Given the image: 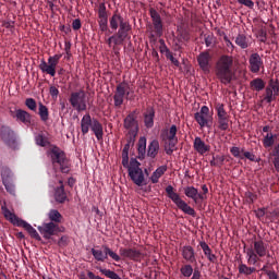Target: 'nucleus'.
<instances>
[{"label": "nucleus", "mask_w": 279, "mask_h": 279, "mask_svg": "<svg viewBox=\"0 0 279 279\" xmlns=\"http://www.w3.org/2000/svg\"><path fill=\"white\" fill-rule=\"evenodd\" d=\"M234 66V57L222 54L216 62L215 75L221 84L228 85L232 82L234 73L232 68Z\"/></svg>", "instance_id": "obj_1"}, {"label": "nucleus", "mask_w": 279, "mask_h": 279, "mask_svg": "<svg viewBox=\"0 0 279 279\" xmlns=\"http://www.w3.org/2000/svg\"><path fill=\"white\" fill-rule=\"evenodd\" d=\"M245 254L248 265H256L260 258H265V256L269 258L271 256L267 243L263 240H255L253 247L246 248Z\"/></svg>", "instance_id": "obj_2"}, {"label": "nucleus", "mask_w": 279, "mask_h": 279, "mask_svg": "<svg viewBox=\"0 0 279 279\" xmlns=\"http://www.w3.org/2000/svg\"><path fill=\"white\" fill-rule=\"evenodd\" d=\"M90 130L96 136L97 141H104V125L101 122H99V120L95 118L93 119L89 113H86L81 119V132L83 136H86Z\"/></svg>", "instance_id": "obj_3"}, {"label": "nucleus", "mask_w": 279, "mask_h": 279, "mask_svg": "<svg viewBox=\"0 0 279 279\" xmlns=\"http://www.w3.org/2000/svg\"><path fill=\"white\" fill-rule=\"evenodd\" d=\"M1 210L4 215V218L10 221V223H12L13 226H16L17 228H24V230H26V232H28V234L35 239L36 241H40V234H38V231H36V229H34V227H32V225H29L27 221L19 218V216H16L14 213L10 211V209H8L5 207V205H3L1 207Z\"/></svg>", "instance_id": "obj_4"}, {"label": "nucleus", "mask_w": 279, "mask_h": 279, "mask_svg": "<svg viewBox=\"0 0 279 279\" xmlns=\"http://www.w3.org/2000/svg\"><path fill=\"white\" fill-rule=\"evenodd\" d=\"M49 156L53 167H59L61 173H70L71 161L66 158V153L60 149V147L54 146L50 149Z\"/></svg>", "instance_id": "obj_5"}, {"label": "nucleus", "mask_w": 279, "mask_h": 279, "mask_svg": "<svg viewBox=\"0 0 279 279\" xmlns=\"http://www.w3.org/2000/svg\"><path fill=\"white\" fill-rule=\"evenodd\" d=\"M160 138L165 143V151L171 156L178 145V126L172 124L169 129L161 130Z\"/></svg>", "instance_id": "obj_6"}, {"label": "nucleus", "mask_w": 279, "mask_h": 279, "mask_svg": "<svg viewBox=\"0 0 279 279\" xmlns=\"http://www.w3.org/2000/svg\"><path fill=\"white\" fill-rule=\"evenodd\" d=\"M166 193H167L169 199H171V202H173V204H175V206H177V208H179V210H182V213H184V215H190V217H195L196 213L193 209V207H191L189 205V203H185L184 199H182V197H180V194L175 193L172 185H168L166 187Z\"/></svg>", "instance_id": "obj_7"}, {"label": "nucleus", "mask_w": 279, "mask_h": 279, "mask_svg": "<svg viewBox=\"0 0 279 279\" xmlns=\"http://www.w3.org/2000/svg\"><path fill=\"white\" fill-rule=\"evenodd\" d=\"M123 167L124 169H128L129 178H131L132 182L137 186H143V182H145V174L143 173V169H141V162H138L136 158H131L128 166Z\"/></svg>", "instance_id": "obj_8"}, {"label": "nucleus", "mask_w": 279, "mask_h": 279, "mask_svg": "<svg viewBox=\"0 0 279 279\" xmlns=\"http://www.w3.org/2000/svg\"><path fill=\"white\" fill-rule=\"evenodd\" d=\"M123 128L126 132L125 136L136 138L138 136V120L136 117V111L130 112L124 121H123Z\"/></svg>", "instance_id": "obj_9"}, {"label": "nucleus", "mask_w": 279, "mask_h": 279, "mask_svg": "<svg viewBox=\"0 0 279 279\" xmlns=\"http://www.w3.org/2000/svg\"><path fill=\"white\" fill-rule=\"evenodd\" d=\"M184 195L189 197V199H192L194 204H199L201 202H204L205 199H208V186L206 184L202 185L203 193H199V190H197L195 186H185L183 189Z\"/></svg>", "instance_id": "obj_10"}, {"label": "nucleus", "mask_w": 279, "mask_h": 279, "mask_svg": "<svg viewBox=\"0 0 279 279\" xmlns=\"http://www.w3.org/2000/svg\"><path fill=\"white\" fill-rule=\"evenodd\" d=\"M102 250L104 251L92 248V255L94 256L95 260H98V263H105L108 256H110V258H112V260L116 263L121 262V256L112 251L110 246L102 245Z\"/></svg>", "instance_id": "obj_11"}, {"label": "nucleus", "mask_w": 279, "mask_h": 279, "mask_svg": "<svg viewBox=\"0 0 279 279\" xmlns=\"http://www.w3.org/2000/svg\"><path fill=\"white\" fill-rule=\"evenodd\" d=\"M130 83L123 81L120 84L117 85L116 92L113 95V104L116 108H121L123 106V101L125 100V97H130Z\"/></svg>", "instance_id": "obj_12"}, {"label": "nucleus", "mask_w": 279, "mask_h": 279, "mask_svg": "<svg viewBox=\"0 0 279 279\" xmlns=\"http://www.w3.org/2000/svg\"><path fill=\"white\" fill-rule=\"evenodd\" d=\"M69 101H70L72 108H74V110H76V112H84L87 108L86 92H84L82 89L78 92H73L70 95Z\"/></svg>", "instance_id": "obj_13"}, {"label": "nucleus", "mask_w": 279, "mask_h": 279, "mask_svg": "<svg viewBox=\"0 0 279 279\" xmlns=\"http://www.w3.org/2000/svg\"><path fill=\"white\" fill-rule=\"evenodd\" d=\"M62 54H54L48 58V63L45 60L40 61L39 69L41 73H47L51 77H56V68L60 64Z\"/></svg>", "instance_id": "obj_14"}, {"label": "nucleus", "mask_w": 279, "mask_h": 279, "mask_svg": "<svg viewBox=\"0 0 279 279\" xmlns=\"http://www.w3.org/2000/svg\"><path fill=\"white\" fill-rule=\"evenodd\" d=\"M41 236L44 239H51L52 236H56L59 232H62L59 225H56V222H44L41 226L37 228Z\"/></svg>", "instance_id": "obj_15"}, {"label": "nucleus", "mask_w": 279, "mask_h": 279, "mask_svg": "<svg viewBox=\"0 0 279 279\" xmlns=\"http://www.w3.org/2000/svg\"><path fill=\"white\" fill-rule=\"evenodd\" d=\"M194 119L199 128H208V123L213 121V116H210L208 106H203L201 110L194 114Z\"/></svg>", "instance_id": "obj_16"}, {"label": "nucleus", "mask_w": 279, "mask_h": 279, "mask_svg": "<svg viewBox=\"0 0 279 279\" xmlns=\"http://www.w3.org/2000/svg\"><path fill=\"white\" fill-rule=\"evenodd\" d=\"M279 95V82L270 80L267 87L265 88L264 101L266 104H271V101H276V97Z\"/></svg>", "instance_id": "obj_17"}, {"label": "nucleus", "mask_w": 279, "mask_h": 279, "mask_svg": "<svg viewBox=\"0 0 279 279\" xmlns=\"http://www.w3.org/2000/svg\"><path fill=\"white\" fill-rule=\"evenodd\" d=\"M0 136L1 140L9 145V147H15L16 146V134L12 131L10 126H1L0 129Z\"/></svg>", "instance_id": "obj_18"}, {"label": "nucleus", "mask_w": 279, "mask_h": 279, "mask_svg": "<svg viewBox=\"0 0 279 279\" xmlns=\"http://www.w3.org/2000/svg\"><path fill=\"white\" fill-rule=\"evenodd\" d=\"M119 252L122 258H129V260H134V263L143 260V253L140 250L120 247Z\"/></svg>", "instance_id": "obj_19"}, {"label": "nucleus", "mask_w": 279, "mask_h": 279, "mask_svg": "<svg viewBox=\"0 0 279 279\" xmlns=\"http://www.w3.org/2000/svg\"><path fill=\"white\" fill-rule=\"evenodd\" d=\"M149 14L153 21L154 29L157 36H162V17L156 9H150Z\"/></svg>", "instance_id": "obj_20"}, {"label": "nucleus", "mask_w": 279, "mask_h": 279, "mask_svg": "<svg viewBox=\"0 0 279 279\" xmlns=\"http://www.w3.org/2000/svg\"><path fill=\"white\" fill-rule=\"evenodd\" d=\"M251 73H259L263 66V58L257 52H254L248 58Z\"/></svg>", "instance_id": "obj_21"}, {"label": "nucleus", "mask_w": 279, "mask_h": 279, "mask_svg": "<svg viewBox=\"0 0 279 279\" xmlns=\"http://www.w3.org/2000/svg\"><path fill=\"white\" fill-rule=\"evenodd\" d=\"M134 143H136V137L126 136V144L122 149V167H128L130 162V147H134Z\"/></svg>", "instance_id": "obj_22"}, {"label": "nucleus", "mask_w": 279, "mask_h": 279, "mask_svg": "<svg viewBox=\"0 0 279 279\" xmlns=\"http://www.w3.org/2000/svg\"><path fill=\"white\" fill-rule=\"evenodd\" d=\"M11 117L24 125H32V114L23 109H16L14 113L11 111Z\"/></svg>", "instance_id": "obj_23"}, {"label": "nucleus", "mask_w": 279, "mask_h": 279, "mask_svg": "<svg viewBox=\"0 0 279 279\" xmlns=\"http://www.w3.org/2000/svg\"><path fill=\"white\" fill-rule=\"evenodd\" d=\"M2 183L7 193H10V195H15L16 187L14 186V180L12 179V174L10 172L2 173Z\"/></svg>", "instance_id": "obj_24"}, {"label": "nucleus", "mask_w": 279, "mask_h": 279, "mask_svg": "<svg viewBox=\"0 0 279 279\" xmlns=\"http://www.w3.org/2000/svg\"><path fill=\"white\" fill-rule=\"evenodd\" d=\"M197 62L202 71L205 73L210 71V53L208 51H203L197 57Z\"/></svg>", "instance_id": "obj_25"}, {"label": "nucleus", "mask_w": 279, "mask_h": 279, "mask_svg": "<svg viewBox=\"0 0 279 279\" xmlns=\"http://www.w3.org/2000/svg\"><path fill=\"white\" fill-rule=\"evenodd\" d=\"M181 256L186 260V263H197V258L195 257V248L191 245H185L181 248Z\"/></svg>", "instance_id": "obj_26"}, {"label": "nucleus", "mask_w": 279, "mask_h": 279, "mask_svg": "<svg viewBox=\"0 0 279 279\" xmlns=\"http://www.w3.org/2000/svg\"><path fill=\"white\" fill-rule=\"evenodd\" d=\"M193 147L201 156H204V154L210 151V145H206V143L199 136L194 138Z\"/></svg>", "instance_id": "obj_27"}, {"label": "nucleus", "mask_w": 279, "mask_h": 279, "mask_svg": "<svg viewBox=\"0 0 279 279\" xmlns=\"http://www.w3.org/2000/svg\"><path fill=\"white\" fill-rule=\"evenodd\" d=\"M156 117V110L154 107H148L144 113V125L147 129L154 128V119Z\"/></svg>", "instance_id": "obj_28"}, {"label": "nucleus", "mask_w": 279, "mask_h": 279, "mask_svg": "<svg viewBox=\"0 0 279 279\" xmlns=\"http://www.w3.org/2000/svg\"><path fill=\"white\" fill-rule=\"evenodd\" d=\"M235 45L240 47V49H247L252 43L250 41V38H247L246 34L239 33L235 37Z\"/></svg>", "instance_id": "obj_29"}, {"label": "nucleus", "mask_w": 279, "mask_h": 279, "mask_svg": "<svg viewBox=\"0 0 279 279\" xmlns=\"http://www.w3.org/2000/svg\"><path fill=\"white\" fill-rule=\"evenodd\" d=\"M199 245L209 263H217V255L213 254V250L208 246V243H206V241H201Z\"/></svg>", "instance_id": "obj_30"}, {"label": "nucleus", "mask_w": 279, "mask_h": 279, "mask_svg": "<svg viewBox=\"0 0 279 279\" xmlns=\"http://www.w3.org/2000/svg\"><path fill=\"white\" fill-rule=\"evenodd\" d=\"M158 151H160V142H158V140H153L147 148L148 158H156Z\"/></svg>", "instance_id": "obj_31"}, {"label": "nucleus", "mask_w": 279, "mask_h": 279, "mask_svg": "<svg viewBox=\"0 0 279 279\" xmlns=\"http://www.w3.org/2000/svg\"><path fill=\"white\" fill-rule=\"evenodd\" d=\"M167 166L163 165V166H160L158 167L154 172L153 174L150 175V182L153 184H158L160 178H162V175H165V173H167Z\"/></svg>", "instance_id": "obj_32"}, {"label": "nucleus", "mask_w": 279, "mask_h": 279, "mask_svg": "<svg viewBox=\"0 0 279 279\" xmlns=\"http://www.w3.org/2000/svg\"><path fill=\"white\" fill-rule=\"evenodd\" d=\"M130 32H132V25H130V22L128 21L121 22V25L118 29V36H120V38H123L125 40L128 36H130Z\"/></svg>", "instance_id": "obj_33"}, {"label": "nucleus", "mask_w": 279, "mask_h": 279, "mask_svg": "<svg viewBox=\"0 0 279 279\" xmlns=\"http://www.w3.org/2000/svg\"><path fill=\"white\" fill-rule=\"evenodd\" d=\"M54 199L58 204H64L66 202V191H64V185H60L54 189Z\"/></svg>", "instance_id": "obj_34"}, {"label": "nucleus", "mask_w": 279, "mask_h": 279, "mask_svg": "<svg viewBox=\"0 0 279 279\" xmlns=\"http://www.w3.org/2000/svg\"><path fill=\"white\" fill-rule=\"evenodd\" d=\"M137 151L140 160H143L145 158V155L147 154V137H140Z\"/></svg>", "instance_id": "obj_35"}, {"label": "nucleus", "mask_w": 279, "mask_h": 279, "mask_svg": "<svg viewBox=\"0 0 279 279\" xmlns=\"http://www.w3.org/2000/svg\"><path fill=\"white\" fill-rule=\"evenodd\" d=\"M124 22H125V20H123V16H121V14H119V13H114L111 16V19L109 20L110 27L114 32H117V29H119L121 23H124Z\"/></svg>", "instance_id": "obj_36"}, {"label": "nucleus", "mask_w": 279, "mask_h": 279, "mask_svg": "<svg viewBox=\"0 0 279 279\" xmlns=\"http://www.w3.org/2000/svg\"><path fill=\"white\" fill-rule=\"evenodd\" d=\"M265 81L260 77H257L250 82L251 90H255L256 93H260V90H265Z\"/></svg>", "instance_id": "obj_37"}, {"label": "nucleus", "mask_w": 279, "mask_h": 279, "mask_svg": "<svg viewBox=\"0 0 279 279\" xmlns=\"http://www.w3.org/2000/svg\"><path fill=\"white\" fill-rule=\"evenodd\" d=\"M238 271L242 276H252V274H256V267H250L246 264L240 263L238 266Z\"/></svg>", "instance_id": "obj_38"}, {"label": "nucleus", "mask_w": 279, "mask_h": 279, "mask_svg": "<svg viewBox=\"0 0 279 279\" xmlns=\"http://www.w3.org/2000/svg\"><path fill=\"white\" fill-rule=\"evenodd\" d=\"M38 114L44 123L49 121V108H47V106H45L43 102L38 104Z\"/></svg>", "instance_id": "obj_39"}, {"label": "nucleus", "mask_w": 279, "mask_h": 279, "mask_svg": "<svg viewBox=\"0 0 279 279\" xmlns=\"http://www.w3.org/2000/svg\"><path fill=\"white\" fill-rule=\"evenodd\" d=\"M48 219L50 220V223H62V214L58 211V209H51L48 214Z\"/></svg>", "instance_id": "obj_40"}, {"label": "nucleus", "mask_w": 279, "mask_h": 279, "mask_svg": "<svg viewBox=\"0 0 279 279\" xmlns=\"http://www.w3.org/2000/svg\"><path fill=\"white\" fill-rule=\"evenodd\" d=\"M230 129V119L229 118H218V130L226 132Z\"/></svg>", "instance_id": "obj_41"}, {"label": "nucleus", "mask_w": 279, "mask_h": 279, "mask_svg": "<svg viewBox=\"0 0 279 279\" xmlns=\"http://www.w3.org/2000/svg\"><path fill=\"white\" fill-rule=\"evenodd\" d=\"M223 162H226V157L217 155L210 160V167H223Z\"/></svg>", "instance_id": "obj_42"}, {"label": "nucleus", "mask_w": 279, "mask_h": 279, "mask_svg": "<svg viewBox=\"0 0 279 279\" xmlns=\"http://www.w3.org/2000/svg\"><path fill=\"white\" fill-rule=\"evenodd\" d=\"M100 274H102V276H106V278H110V279H121L119 277V275L110 269H106V268H98Z\"/></svg>", "instance_id": "obj_43"}, {"label": "nucleus", "mask_w": 279, "mask_h": 279, "mask_svg": "<svg viewBox=\"0 0 279 279\" xmlns=\"http://www.w3.org/2000/svg\"><path fill=\"white\" fill-rule=\"evenodd\" d=\"M216 111L218 119H228V112L226 111L223 104H217Z\"/></svg>", "instance_id": "obj_44"}, {"label": "nucleus", "mask_w": 279, "mask_h": 279, "mask_svg": "<svg viewBox=\"0 0 279 279\" xmlns=\"http://www.w3.org/2000/svg\"><path fill=\"white\" fill-rule=\"evenodd\" d=\"M35 143L36 145H39V147H47L49 145V140L43 134H38L35 136Z\"/></svg>", "instance_id": "obj_45"}, {"label": "nucleus", "mask_w": 279, "mask_h": 279, "mask_svg": "<svg viewBox=\"0 0 279 279\" xmlns=\"http://www.w3.org/2000/svg\"><path fill=\"white\" fill-rule=\"evenodd\" d=\"M180 271L184 278H191V276H193V266H191V264H186L181 267Z\"/></svg>", "instance_id": "obj_46"}, {"label": "nucleus", "mask_w": 279, "mask_h": 279, "mask_svg": "<svg viewBox=\"0 0 279 279\" xmlns=\"http://www.w3.org/2000/svg\"><path fill=\"white\" fill-rule=\"evenodd\" d=\"M264 147H272L274 146V134L268 133L263 140Z\"/></svg>", "instance_id": "obj_47"}, {"label": "nucleus", "mask_w": 279, "mask_h": 279, "mask_svg": "<svg viewBox=\"0 0 279 279\" xmlns=\"http://www.w3.org/2000/svg\"><path fill=\"white\" fill-rule=\"evenodd\" d=\"M98 19H108V12L106 11V3L101 2L98 7Z\"/></svg>", "instance_id": "obj_48"}, {"label": "nucleus", "mask_w": 279, "mask_h": 279, "mask_svg": "<svg viewBox=\"0 0 279 279\" xmlns=\"http://www.w3.org/2000/svg\"><path fill=\"white\" fill-rule=\"evenodd\" d=\"M160 46L159 51L160 53H165L166 58L171 53V50L167 47V44H165V39H159Z\"/></svg>", "instance_id": "obj_49"}, {"label": "nucleus", "mask_w": 279, "mask_h": 279, "mask_svg": "<svg viewBox=\"0 0 279 279\" xmlns=\"http://www.w3.org/2000/svg\"><path fill=\"white\" fill-rule=\"evenodd\" d=\"M25 106L28 108V110H32L33 112H36V100L34 98H27L25 100Z\"/></svg>", "instance_id": "obj_50"}, {"label": "nucleus", "mask_w": 279, "mask_h": 279, "mask_svg": "<svg viewBox=\"0 0 279 279\" xmlns=\"http://www.w3.org/2000/svg\"><path fill=\"white\" fill-rule=\"evenodd\" d=\"M217 39L215 38V35L211 33V34H208V35H205V45L206 47H213V45H215V41Z\"/></svg>", "instance_id": "obj_51"}, {"label": "nucleus", "mask_w": 279, "mask_h": 279, "mask_svg": "<svg viewBox=\"0 0 279 279\" xmlns=\"http://www.w3.org/2000/svg\"><path fill=\"white\" fill-rule=\"evenodd\" d=\"M70 243H71V240L69 239L68 235H62L58 241L59 247H66L69 246Z\"/></svg>", "instance_id": "obj_52"}, {"label": "nucleus", "mask_w": 279, "mask_h": 279, "mask_svg": "<svg viewBox=\"0 0 279 279\" xmlns=\"http://www.w3.org/2000/svg\"><path fill=\"white\" fill-rule=\"evenodd\" d=\"M100 32H108V17H102L98 21Z\"/></svg>", "instance_id": "obj_53"}, {"label": "nucleus", "mask_w": 279, "mask_h": 279, "mask_svg": "<svg viewBox=\"0 0 279 279\" xmlns=\"http://www.w3.org/2000/svg\"><path fill=\"white\" fill-rule=\"evenodd\" d=\"M222 34H223V40H225L228 49H230V53H232L235 49V46H234V44H232L230 38H228V35H226V33H222Z\"/></svg>", "instance_id": "obj_54"}, {"label": "nucleus", "mask_w": 279, "mask_h": 279, "mask_svg": "<svg viewBox=\"0 0 279 279\" xmlns=\"http://www.w3.org/2000/svg\"><path fill=\"white\" fill-rule=\"evenodd\" d=\"M113 45L117 47V45H123V43H125V39L123 37H121V35L117 34V35H112L111 36Z\"/></svg>", "instance_id": "obj_55"}, {"label": "nucleus", "mask_w": 279, "mask_h": 279, "mask_svg": "<svg viewBox=\"0 0 279 279\" xmlns=\"http://www.w3.org/2000/svg\"><path fill=\"white\" fill-rule=\"evenodd\" d=\"M257 38H259L260 43H267V31L260 28L257 32Z\"/></svg>", "instance_id": "obj_56"}, {"label": "nucleus", "mask_w": 279, "mask_h": 279, "mask_svg": "<svg viewBox=\"0 0 279 279\" xmlns=\"http://www.w3.org/2000/svg\"><path fill=\"white\" fill-rule=\"evenodd\" d=\"M230 151L234 158H241L243 160V157H241V151H243V149L241 150V148L233 146L230 148Z\"/></svg>", "instance_id": "obj_57"}, {"label": "nucleus", "mask_w": 279, "mask_h": 279, "mask_svg": "<svg viewBox=\"0 0 279 279\" xmlns=\"http://www.w3.org/2000/svg\"><path fill=\"white\" fill-rule=\"evenodd\" d=\"M49 93L52 99H58V96L60 95V89H58V87L56 86H50Z\"/></svg>", "instance_id": "obj_58"}, {"label": "nucleus", "mask_w": 279, "mask_h": 279, "mask_svg": "<svg viewBox=\"0 0 279 279\" xmlns=\"http://www.w3.org/2000/svg\"><path fill=\"white\" fill-rule=\"evenodd\" d=\"M238 3H241V5H245L246 8H250L251 10L254 9V1L252 0H236Z\"/></svg>", "instance_id": "obj_59"}, {"label": "nucleus", "mask_w": 279, "mask_h": 279, "mask_svg": "<svg viewBox=\"0 0 279 279\" xmlns=\"http://www.w3.org/2000/svg\"><path fill=\"white\" fill-rule=\"evenodd\" d=\"M72 28L74 29V32H77L78 29H82V21L80 19L73 20Z\"/></svg>", "instance_id": "obj_60"}, {"label": "nucleus", "mask_w": 279, "mask_h": 279, "mask_svg": "<svg viewBox=\"0 0 279 279\" xmlns=\"http://www.w3.org/2000/svg\"><path fill=\"white\" fill-rule=\"evenodd\" d=\"M191 39V36L189 35V32L182 31L179 35V40H183L184 43H187V40Z\"/></svg>", "instance_id": "obj_61"}, {"label": "nucleus", "mask_w": 279, "mask_h": 279, "mask_svg": "<svg viewBox=\"0 0 279 279\" xmlns=\"http://www.w3.org/2000/svg\"><path fill=\"white\" fill-rule=\"evenodd\" d=\"M168 60H170V62H172V64H174V66H180V61L175 58H173V53L170 52V54L168 57H166Z\"/></svg>", "instance_id": "obj_62"}, {"label": "nucleus", "mask_w": 279, "mask_h": 279, "mask_svg": "<svg viewBox=\"0 0 279 279\" xmlns=\"http://www.w3.org/2000/svg\"><path fill=\"white\" fill-rule=\"evenodd\" d=\"M266 276L269 279H279L278 274L276 272V270H266Z\"/></svg>", "instance_id": "obj_63"}, {"label": "nucleus", "mask_w": 279, "mask_h": 279, "mask_svg": "<svg viewBox=\"0 0 279 279\" xmlns=\"http://www.w3.org/2000/svg\"><path fill=\"white\" fill-rule=\"evenodd\" d=\"M246 197H247V199L252 203V204H254V202H256V199L258 198L257 196H256V194H254V193H252V192H246Z\"/></svg>", "instance_id": "obj_64"}]
</instances>
